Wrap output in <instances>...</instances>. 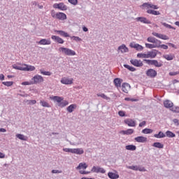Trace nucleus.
Masks as SVG:
<instances>
[{
  "label": "nucleus",
  "mask_w": 179,
  "mask_h": 179,
  "mask_svg": "<svg viewBox=\"0 0 179 179\" xmlns=\"http://www.w3.org/2000/svg\"><path fill=\"white\" fill-rule=\"evenodd\" d=\"M69 104V102H68V101H62L59 104H57V106L59 107H61L62 108L64 107H66V106H68Z\"/></svg>",
  "instance_id": "obj_30"
},
{
  "label": "nucleus",
  "mask_w": 179,
  "mask_h": 179,
  "mask_svg": "<svg viewBox=\"0 0 179 179\" xmlns=\"http://www.w3.org/2000/svg\"><path fill=\"white\" fill-rule=\"evenodd\" d=\"M124 67L130 71L131 72H135L136 71V69H135L134 66H131L128 64H124Z\"/></svg>",
  "instance_id": "obj_36"
},
{
  "label": "nucleus",
  "mask_w": 179,
  "mask_h": 179,
  "mask_svg": "<svg viewBox=\"0 0 179 179\" xmlns=\"http://www.w3.org/2000/svg\"><path fill=\"white\" fill-rule=\"evenodd\" d=\"M130 63L131 64V65H134V66H136L137 68H141L143 66V62H142V61L141 60L131 59Z\"/></svg>",
  "instance_id": "obj_6"
},
{
  "label": "nucleus",
  "mask_w": 179,
  "mask_h": 179,
  "mask_svg": "<svg viewBox=\"0 0 179 179\" xmlns=\"http://www.w3.org/2000/svg\"><path fill=\"white\" fill-rule=\"evenodd\" d=\"M171 110L173 111V113H179V107L178 106H173L171 108Z\"/></svg>",
  "instance_id": "obj_46"
},
{
  "label": "nucleus",
  "mask_w": 179,
  "mask_h": 179,
  "mask_svg": "<svg viewBox=\"0 0 179 179\" xmlns=\"http://www.w3.org/2000/svg\"><path fill=\"white\" fill-rule=\"evenodd\" d=\"M147 55L148 58H156L157 55V50H154L153 51L148 52Z\"/></svg>",
  "instance_id": "obj_16"
},
{
  "label": "nucleus",
  "mask_w": 179,
  "mask_h": 179,
  "mask_svg": "<svg viewBox=\"0 0 179 179\" xmlns=\"http://www.w3.org/2000/svg\"><path fill=\"white\" fill-rule=\"evenodd\" d=\"M127 167V169H129L130 170H134V171H138V170H139V171H144L143 169H140L139 167H138V166H128Z\"/></svg>",
  "instance_id": "obj_31"
},
{
  "label": "nucleus",
  "mask_w": 179,
  "mask_h": 179,
  "mask_svg": "<svg viewBox=\"0 0 179 179\" xmlns=\"http://www.w3.org/2000/svg\"><path fill=\"white\" fill-rule=\"evenodd\" d=\"M4 86H7V87H9L13 85V81H6L2 83Z\"/></svg>",
  "instance_id": "obj_44"
},
{
  "label": "nucleus",
  "mask_w": 179,
  "mask_h": 179,
  "mask_svg": "<svg viewBox=\"0 0 179 179\" xmlns=\"http://www.w3.org/2000/svg\"><path fill=\"white\" fill-rule=\"evenodd\" d=\"M134 141H136V142H138L139 143H145V142H148V138L141 136L136 137Z\"/></svg>",
  "instance_id": "obj_8"
},
{
  "label": "nucleus",
  "mask_w": 179,
  "mask_h": 179,
  "mask_svg": "<svg viewBox=\"0 0 179 179\" xmlns=\"http://www.w3.org/2000/svg\"><path fill=\"white\" fill-rule=\"evenodd\" d=\"M162 24L164 26V27H166L167 29H173V30H176V28L166 22H162Z\"/></svg>",
  "instance_id": "obj_41"
},
{
  "label": "nucleus",
  "mask_w": 179,
  "mask_h": 179,
  "mask_svg": "<svg viewBox=\"0 0 179 179\" xmlns=\"http://www.w3.org/2000/svg\"><path fill=\"white\" fill-rule=\"evenodd\" d=\"M73 153L74 155H83L85 151L83 150V148H73Z\"/></svg>",
  "instance_id": "obj_18"
},
{
  "label": "nucleus",
  "mask_w": 179,
  "mask_h": 179,
  "mask_svg": "<svg viewBox=\"0 0 179 179\" xmlns=\"http://www.w3.org/2000/svg\"><path fill=\"white\" fill-rule=\"evenodd\" d=\"M24 71H26L27 72H31L36 69V67L34 66H30L27 64L22 65Z\"/></svg>",
  "instance_id": "obj_10"
},
{
  "label": "nucleus",
  "mask_w": 179,
  "mask_h": 179,
  "mask_svg": "<svg viewBox=\"0 0 179 179\" xmlns=\"http://www.w3.org/2000/svg\"><path fill=\"white\" fill-rule=\"evenodd\" d=\"M159 38H162V40H169L170 39V38H169V36H167V35H164L162 34L159 36Z\"/></svg>",
  "instance_id": "obj_50"
},
{
  "label": "nucleus",
  "mask_w": 179,
  "mask_h": 179,
  "mask_svg": "<svg viewBox=\"0 0 179 179\" xmlns=\"http://www.w3.org/2000/svg\"><path fill=\"white\" fill-rule=\"evenodd\" d=\"M16 138H18L20 141H27V136H25L23 134H16Z\"/></svg>",
  "instance_id": "obj_38"
},
{
  "label": "nucleus",
  "mask_w": 179,
  "mask_h": 179,
  "mask_svg": "<svg viewBox=\"0 0 179 179\" xmlns=\"http://www.w3.org/2000/svg\"><path fill=\"white\" fill-rule=\"evenodd\" d=\"M158 48H163V50H167L169 48V46L166 45H158Z\"/></svg>",
  "instance_id": "obj_51"
},
{
  "label": "nucleus",
  "mask_w": 179,
  "mask_h": 179,
  "mask_svg": "<svg viewBox=\"0 0 179 179\" xmlns=\"http://www.w3.org/2000/svg\"><path fill=\"white\" fill-rule=\"evenodd\" d=\"M152 132H153V129H151L145 128L142 130V134H152Z\"/></svg>",
  "instance_id": "obj_40"
},
{
  "label": "nucleus",
  "mask_w": 179,
  "mask_h": 179,
  "mask_svg": "<svg viewBox=\"0 0 179 179\" xmlns=\"http://www.w3.org/2000/svg\"><path fill=\"white\" fill-rule=\"evenodd\" d=\"M117 50H118V51H121V52L122 54H124V52H128V51H129L128 48H127V46L124 44L119 46Z\"/></svg>",
  "instance_id": "obj_20"
},
{
  "label": "nucleus",
  "mask_w": 179,
  "mask_h": 179,
  "mask_svg": "<svg viewBox=\"0 0 179 179\" xmlns=\"http://www.w3.org/2000/svg\"><path fill=\"white\" fill-rule=\"evenodd\" d=\"M55 9H59V10H67L68 7L64 3H55L53 4Z\"/></svg>",
  "instance_id": "obj_3"
},
{
  "label": "nucleus",
  "mask_w": 179,
  "mask_h": 179,
  "mask_svg": "<svg viewBox=\"0 0 179 179\" xmlns=\"http://www.w3.org/2000/svg\"><path fill=\"white\" fill-rule=\"evenodd\" d=\"M147 13H149L150 15H155L156 16L160 15V12L150 9L147 10Z\"/></svg>",
  "instance_id": "obj_33"
},
{
  "label": "nucleus",
  "mask_w": 179,
  "mask_h": 179,
  "mask_svg": "<svg viewBox=\"0 0 179 179\" xmlns=\"http://www.w3.org/2000/svg\"><path fill=\"white\" fill-rule=\"evenodd\" d=\"M108 177H109V178L110 179H117L120 178V175L116 174L113 172H109L108 173Z\"/></svg>",
  "instance_id": "obj_22"
},
{
  "label": "nucleus",
  "mask_w": 179,
  "mask_h": 179,
  "mask_svg": "<svg viewBox=\"0 0 179 179\" xmlns=\"http://www.w3.org/2000/svg\"><path fill=\"white\" fill-rule=\"evenodd\" d=\"M55 33L59 34L62 37H69V34L62 30H55Z\"/></svg>",
  "instance_id": "obj_19"
},
{
  "label": "nucleus",
  "mask_w": 179,
  "mask_h": 179,
  "mask_svg": "<svg viewBox=\"0 0 179 179\" xmlns=\"http://www.w3.org/2000/svg\"><path fill=\"white\" fill-rule=\"evenodd\" d=\"M146 48H158L159 45L150 44V43H145Z\"/></svg>",
  "instance_id": "obj_39"
},
{
  "label": "nucleus",
  "mask_w": 179,
  "mask_h": 179,
  "mask_svg": "<svg viewBox=\"0 0 179 179\" xmlns=\"http://www.w3.org/2000/svg\"><path fill=\"white\" fill-rule=\"evenodd\" d=\"M33 79L34 80V83H41L42 82H44V78L40 75L34 76Z\"/></svg>",
  "instance_id": "obj_9"
},
{
  "label": "nucleus",
  "mask_w": 179,
  "mask_h": 179,
  "mask_svg": "<svg viewBox=\"0 0 179 179\" xmlns=\"http://www.w3.org/2000/svg\"><path fill=\"white\" fill-rule=\"evenodd\" d=\"M80 174H90V171H80Z\"/></svg>",
  "instance_id": "obj_61"
},
{
  "label": "nucleus",
  "mask_w": 179,
  "mask_h": 179,
  "mask_svg": "<svg viewBox=\"0 0 179 179\" xmlns=\"http://www.w3.org/2000/svg\"><path fill=\"white\" fill-rule=\"evenodd\" d=\"M142 6L143 8H150V4L149 3H144Z\"/></svg>",
  "instance_id": "obj_60"
},
{
  "label": "nucleus",
  "mask_w": 179,
  "mask_h": 179,
  "mask_svg": "<svg viewBox=\"0 0 179 179\" xmlns=\"http://www.w3.org/2000/svg\"><path fill=\"white\" fill-rule=\"evenodd\" d=\"M59 51H60V52H62V54H65V55H69V56L76 55V52L75 51L67 48L62 47L59 48Z\"/></svg>",
  "instance_id": "obj_1"
},
{
  "label": "nucleus",
  "mask_w": 179,
  "mask_h": 179,
  "mask_svg": "<svg viewBox=\"0 0 179 179\" xmlns=\"http://www.w3.org/2000/svg\"><path fill=\"white\" fill-rule=\"evenodd\" d=\"M164 107H166V108H171V107H173V106H174V103H173L171 102V101L170 100H166L164 102Z\"/></svg>",
  "instance_id": "obj_21"
},
{
  "label": "nucleus",
  "mask_w": 179,
  "mask_h": 179,
  "mask_svg": "<svg viewBox=\"0 0 179 179\" xmlns=\"http://www.w3.org/2000/svg\"><path fill=\"white\" fill-rule=\"evenodd\" d=\"M71 5H78V0H68Z\"/></svg>",
  "instance_id": "obj_52"
},
{
  "label": "nucleus",
  "mask_w": 179,
  "mask_h": 179,
  "mask_svg": "<svg viewBox=\"0 0 179 179\" xmlns=\"http://www.w3.org/2000/svg\"><path fill=\"white\" fill-rule=\"evenodd\" d=\"M152 35L155 36V37H157L158 38H160L161 34H157L156 32H153Z\"/></svg>",
  "instance_id": "obj_63"
},
{
  "label": "nucleus",
  "mask_w": 179,
  "mask_h": 179,
  "mask_svg": "<svg viewBox=\"0 0 179 179\" xmlns=\"http://www.w3.org/2000/svg\"><path fill=\"white\" fill-rule=\"evenodd\" d=\"M76 104H71L66 108L68 113H73V110L76 108Z\"/></svg>",
  "instance_id": "obj_27"
},
{
  "label": "nucleus",
  "mask_w": 179,
  "mask_h": 179,
  "mask_svg": "<svg viewBox=\"0 0 179 179\" xmlns=\"http://www.w3.org/2000/svg\"><path fill=\"white\" fill-rule=\"evenodd\" d=\"M144 125H146V121H143L142 122H141L138 124V127H140L141 128H142V127H144Z\"/></svg>",
  "instance_id": "obj_62"
},
{
  "label": "nucleus",
  "mask_w": 179,
  "mask_h": 179,
  "mask_svg": "<svg viewBox=\"0 0 179 179\" xmlns=\"http://www.w3.org/2000/svg\"><path fill=\"white\" fill-rule=\"evenodd\" d=\"M154 137L157 138H166V134L162 131H159L157 134H155Z\"/></svg>",
  "instance_id": "obj_32"
},
{
  "label": "nucleus",
  "mask_w": 179,
  "mask_h": 179,
  "mask_svg": "<svg viewBox=\"0 0 179 179\" xmlns=\"http://www.w3.org/2000/svg\"><path fill=\"white\" fill-rule=\"evenodd\" d=\"M165 134V136H166L167 138H176V134L173 133L171 131L168 130Z\"/></svg>",
  "instance_id": "obj_29"
},
{
  "label": "nucleus",
  "mask_w": 179,
  "mask_h": 179,
  "mask_svg": "<svg viewBox=\"0 0 179 179\" xmlns=\"http://www.w3.org/2000/svg\"><path fill=\"white\" fill-rule=\"evenodd\" d=\"M147 41H148V43H153L155 44V43H159V40L156 39V38L154 37H148L147 38Z\"/></svg>",
  "instance_id": "obj_37"
},
{
  "label": "nucleus",
  "mask_w": 179,
  "mask_h": 179,
  "mask_svg": "<svg viewBox=\"0 0 179 179\" xmlns=\"http://www.w3.org/2000/svg\"><path fill=\"white\" fill-rule=\"evenodd\" d=\"M144 62H146L148 65H154L157 68H160L163 66V63L157 62V60H149V59H144Z\"/></svg>",
  "instance_id": "obj_2"
},
{
  "label": "nucleus",
  "mask_w": 179,
  "mask_h": 179,
  "mask_svg": "<svg viewBox=\"0 0 179 179\" xmlns=\"http://www.w3.org/2000/svg\"><path fill=\"white\" fill-rule=\"evenodd\" d=\"M52 174H59L61 173H62V171H59V170H52Z\"/></svg>",
  "instance_id": "obj_56"
},
{
  "label": "nucleus",
  "mask_w": 179,
  "mask_h": 179,
  "mask_svg": "<svg viewBox=\"0 0 179 179\" xmlns=\"http://www.w3.org/2000/svg\"><path fill=\"white\" fill-rule=\"evenodd\" d=\"M146 75L148 78H156V76H157V71L153 69H150L147 70Z\"/></svg>",
  "instance_id": "obj_4"
},
{
  "label": "nucleus",
  "mask_w": 179,
  "mask_h": 179,
  "mask_svg": "<svg viewBox=\"0 0 179 179\" xmlns=\"http://www.w3.org/2000/svg\"><path fill=\"white\" fill-rule=\"evenodd\" d=\"M40 104L43 107H47L48 108H50V107H51V106L50 105V103L48 102H46V101H43V100L40 101Z\"/></svg>",
  "instance_id": "obj_35"
},
{
  "label": "nucleus",
  "mask_w": 179,
  "mask_h": 179,
  "mask_svg": "<svg viewBox=\"0 0 179 179\" xmlns=\"http://www.w3.org/2000/svg\"><path fill=\"white\" fill-rule=\"evenodd\" d=\"M13 69H17V71H24L23 66L22 67V66H19L17 65L14 64L13 65Z\"/></svg>",
  "instance_id": "obj_47"
},
{
  "label": "nucleus",
  "mask_w": 179,
  "mask_h": 179,
  "mask_svg": "<svg viewBox=\"0 0 179 179\" xmlns=\"http://www.w3.org/2000/svg\"><path fill=\"white\" fill-rule=\"evenodd\" d=\"M61 83L63 85H72V83H73V79L62 78Z\"/></svg>",
  "instance_id": "obj_13"
},
{
  "label": "nucleus",
  "mask_w": 179,
  "mask_h": 179,
  "mask_svg": "<svg viewBox=\"0 0 179 179\" xmlns=\"http://www.w3.org/2000/svg\"><path fill=\"white\" fill-rule=\"evenodd\" d=\"M163 57L165 58V59H167V61H173V59H174V57H173V56L170 55H165L163 56Z\"/></svg>",
  "instance_id": "obj_42"
},
{
  "label": "nucleus",
  "mask_w": 179,
  "mask_h": 179,
  "mask_svg": "<svg viewBox=\"0 0 179 179\" xmlns=\"http://www.w3.org/2000/svg\"><path fill=\"white\" fill-rule=\"evenodd\" d=\"M71 38L75 41H82V38H79V36H72Z\"/></svg>",
  "instance_id": "obj_54"
},
{
  "label": "nucleus",
  "mask_w": 179,
  "mask_h": 179,
  "mask_svg": "<svg viewBox=\"0 0 179 179\" xmlns=\"http://www.w3.org/2000/svg\"><path fill=\"white\" fill-rule=\"evenodd\" d=\"M38 44H41V45H50L51 44V41L47 40V39H41Z\"/></svg>",
  "instance_id": "obj_23"
},
{
  "label": "nucleus",
  "mask_w": 179,
  "mask_h": 179,
  "mask_svg": "<svg viewBox=\"0 0 179 179\" xmlns=\"http://www.w3.org/2000/svg\"><path fill=\"white\" fill-rule=\"evenodd\" d=\"M136 22H141V23H144L145 24H152V22H150L148 18L145 17H138L135 19Z\"/></svg>",
  "instance_id": "obj_7"
},
{
  "label": "nucleus",
  "mask_w": 179,
  "mask_h": 179,
  "mask_svg": "<svg viewBox=\"0 0 179 179\" xmlns=\"http://www.w3.org/2000/svg\"><path fill=\"white\" fill-rule=\"evenodd\" d=\"M129 87H130L129 84H128L127 83H124L122 85V92H124V93H128V88Z\"/></svg>",
  "instance_id": "obj_25"
},
{
  "label": "nucleus",
  "mask_w": 179,
  "mask_h": 179,
  "mask_svg": "<svg viewBox=\"0 0 179 179\" xmlns=\"http://www.w3.org/2000/svg\"><path fill=\"white\" fill-rule=\"evenodd\" d=\"M137 58H148V54L145 53H138Z\"/></svg>",
  "instance_id": "obj_43"
},
{
  "label": "nucleus",
  "mask_w": 179,
  "mask_h": 179,
  "mask_svg": "<svg viewBox=\"0 0 179 179\" xmlns=\"http://www.w3.org/2000/svg\"><path fill=\"white\" fill-rule=\"evenodd\" d=\"M129 45H130L131 48H135L136 50L138 48V44L134 43H131Z\"/></svg>",
  "instance_id": "obj_55"
},
{
  "label": "nucleus",
  "mask_w": 179,
  "mask_h": 179,
  "mask_svg": "<svg viewBox=\"0 0 179 179\" xmlns=\"http://www.w3.org/2000/svg\"><path fill=\"white\" fill-rule=\"evenodd\" d=\"M98 97H101L102 99H104L105 100H110V97L106 96L104 94H97Z\"/></svg>",
  "instance_id": "obj_45"
},
{
  "label": "nucleus",
  "mask_w": 179,
  "mask_h": 179,
  "mask_svg": "<svg viewBox=\"0 0 179 179\" xmlns=\"http://www.w3.org/2000/svg\"><path fill=\"white\" fill-rule=\"evenodd\" d=\"M63 150L67 153H73V148H64Z\"/></svg>",
  "instance_id": "obj_49"
},
{
  "label": "nucleus",
  "mask_w": 179,
  "mask_h": 179,
  "mask_svg": "<svg viewBox=\"0 0 179 179\" xmlns=\"http://www.w3.org/2000/svg\"><path fill=\"white\" fill-rule=\"evenodd\" d=\"M137 51H142L143 50V47L139 44L137 45V48L136 49Z\"/></svg>",
  "instance_id": "obj_59"
},
{
  "label": "nucleus",
  "mask_w": 179,
  "mask_h": 179,
  "mask_svg": "<svg viewBox=\"0 0 179 179\" xmlns=\"http://www.w3.org/2000/svg\"><path fill=\"white\" fill-rule=\"evenodd\" d=\"M125 148L127 150H131V151L136 150V146L134 145H126Z\"/></svg>",
  "instance_id": "obj_34"
},
{
  "label": "nucleus",
  "mask_w": 179,
  "mask_h": 179,
  "mask_svg": "<svg viewBox=\"0 0 179 179\" xmlns=\"http://www.w3.org/2000/svg\"><path fill=\"white\" fill-rule=\"evenodd\" d=\"M50 100H53V101H56L57 104H60L61 101H64V97L58 96H50Z\"/></svg>",
  "instance_id": "obj_11"
},
{
  "label": "nucleus",
  "mask_w": 179,
  "mask_h": 179,
  "mask_svg": "<svg viewBox=\"0 0 179 179\" xmlns=\"http://www.w3.org/2000/svg\"><path fill=\"white\" fill-rule=\"evenodd\" d=\"M113 83L116 87H121V83H122V79L121 78H115Z\"/></svg>",
  "instance_id": "obj_17"
},
{
  "label": "nucleus",
  "mask_w": 179,
  "mask_h": 179,
  "mask_svg": "<svg viewBox=\"0 0 179 179\" xmlns=\"http://www.w3.org/2000/svg\"><path fill=\"white\" fill-rule=\"evenodd\" d=\"M41 73H42V75H45L46 76H51V72L50 71H44L43 70H41Z\"/></svg>",
  "instance_id": "obj_48"
},
{
  "label": "nucleus",
  "mask_w": 179,
  "mask_h": 179,
  "mask_svg": "<svg viewBox=\"0 0 179 179\" xmlns=\"http://www.w3.org/2000/svg\"><path fill=\"white\" fill-rule=\"evenodd\" d=\"M152 146L154 148H157L158 149H163V148H164V145H163L162 143L160 142H155L152 144Z\"/></svg>",
  "instance_id": "obj_28"
},
{
  "label": "nucleus",
  "mask_w": 179,
  "mask_h": 179,
  "mask_svg": "<svg viewBox=\"0 0 179 179\" xmlns=\"http://www.w3.org/2000/svg\"><path fill=\"white\" fill-rule=\"evenodd\" d=\"M56 19H59V20H66V14L61 12L57 13Z\"/></svg>",
  "instance_id": "obj_12"
},
{
  "label": "nucleus",
  "mask_w": 179,
  "mask_h": 179,
  "mask_svg": "<svg viewBox=\"0 0 179 179\" xmlns=\"http://www.w3.org/2000/svg\"><path fill=\"white\" fill-rule=\"evenodd\" d=\"M51 16L52 17H53L54 19L57 18V13H55V10H51Z\"/></svg>",
  "instance_id": "obj_53"
},
{
  "label": "nucleus",
  "mask_w": 179,
  "mask_h": 179,
  "mask_svg": "<svg viewBox=\"0 0 179 179\" xmlns=\"http://www.w3.org/2000/svg\"><path fill=\"white\" fill-rule=\"evenodd\" d=\"M29 104H36V103H37V101L36 100H29L28 101Z\"/></svg>",
  "instance_id": "obj_64"
},
{
  "label": "nucleus",
  "mask_w": 179,
  "mask_h": 179,
  "mask_svg": "<svg viewBox=\"0 0 179 179\" xmlns=\"http://www.w3.org/2000/svg\"><path fill=\"white\" fill-rule=\"evenodd\" d=\"M87 167V164L86 163H80L78 166L76 167V169L82 170L83 169V170H86Z\"/></svg>",
  "instance_id": "obj_26"
},
{
  "label": "nucleus",
  "mask_w": 179,
  "mask_h": 179,
  "mask_svg": "<svg viewBox=\"0 0 179 179\" xmlns=\"http://www.w3.org/2000/svg\"><path fill=\"white\" fill-rule=\"evenodd\" d=\"M118 114L120 117H125V112H124L123 110H120L118 112Z\"/></svg>",
  "instance_id": "obj_57"
},
{
  "label": "nucleus",
  "mask_w": 179,
  "mask_h": 179,
  "mask_svg": "<svg viewBox=\"0 0 179 179\" xmlns=\"http://www.w3.org/2000/svg\"><path fill=\"white\" fill-rule=\"evenodd\" d=\"M92 173H101V174H105L106 171L104 169L100 167V166H93L91 169Z\"/></svg>",
  "instance_id": "obj_5"
},
{
  "label": "nucleus",
  "mask_w": 179,
  "mask_h": 179,
  "mask_svg": "<svg viewBox=\"0 0 179 179\" xmlns=\"http://www.w3.org/2000/svg\"><path fill=\"white\" fill-rule=\"evenodd\" d=\"M124 122L128 125V127H136V122H135V120H133L131 119H127L124 120Z\"/></svg>",
  "instance_id": "obj_14"
},
{
  "label": "nucleus",
  "mask_w": 179,
  "mask_h": 179,
  "mask_svg": "<svg viewBox=\"0 0 179 179\" xmlns=\"http://www.w3.org/2000/svg\"><path fill=\"white\" fill-rule=\"evenodd\" d=\"M173 122L175 124V125L176 127H178V125H179V120H178V119H173Z\"/></svg>",
  "instance_id": "obj_58"
},
{
  "label": "nucleus",
  "mask_w": 179,
  "mask_h": 179,
  "mask_svg": "<svg viewBox=\"0 0 179 179\" xmlns=\"http://www.w3.org/2000/svg\"><path fill=\"white\" fill-rule=\"evenodd\" d=\"M52 40H55L57 41L59 44H64V41L62 38H59V36H51Z\"/></svg>",
  "instance_id": "obj_15"
},
{
  "label": "nucleus",
  "mask_w": 179,
  "mask_h": 179,
  "mask_svg": "<svg viewBox=\"0 0 179 179\" xmlns=\"http://www.w3.org/2000/svg\"><path fill=\"white\" fill-rule=\"evenodd\" d=\"M120 134H122L123 135H132V134H134V129H128L127 130H122L120 131Z\"/></svg>",
  "instance_id": "obj_24"
}]
</instances>
